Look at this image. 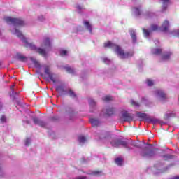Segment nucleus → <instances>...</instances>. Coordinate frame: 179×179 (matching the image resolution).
Segmentation results:
<instances>
[{"mask_svg":"<svg viewBox=\"0 0 179 179\" xmlns=\"http://www.w3.org/2000/svg\"><path fill=\"white\" fill-rule=\"evenodd\" d=\"M110 144L113 148H120V140L113 141L110 142Z\"/></svg>","mask_w":179,"mask_h":179,"instance_id":"aec40b11","label":"nucleus"},{"mask_svg":"<svg viewBox=\"0 0 179 179\" xmlns=\"http://www.w3.org/2000/svg\"><path fill=\"white\" fill-rule=\"evenodd\" d=\"M136 115L140 118H146V115L144 113L138 112Z\"/></svg>","mask_w":179,"mask_h":179,"instance_id":"c756f323","label":"nucleus"},{"mask_svg":"<svg viewBox=\"0 0 179 179\" xmlns=\"http://www.w3.org/2000/svg\"><path fill=\"white\" fill-rule=\"evenodd\" d=\"M152 54L154 55H160L162 54V49L155 48L151 50Z\"/></svg>","mask_w":179,"mask_h":179,"instance_id":"4468645a","label":"nucleus"},{"mask_svg":"<svg viewBox=\"0 0 179 179\" xmlns=\"http://www.w3.org/2000/svg\"><path fill=\"white\" fill-rule=\"evenodd\" d=\"M30 142H31V140H30V138H27L25 141V146H29V145H30Z\"/></svg>","mask_w":179,"mask_h":179,"instance_id":"79ce46f5","label":"nucleus"},{"mask_svg":"<svg viewBox=\"0 0 179 179\" xmlns=\"http://www.w3.org/2000/svg\"><path fill=\"white\" fill-rule=\"evenodd\" d=\"M103 62L104 64H111V60L108 59L106 57L103 58Z\"/></svg>","mask_w":179,"mask_h":179,"instance_id":"a19ab883","label":"nucleus"},{"mask_svg":"<svg viewBox=\"0 0 179 179\" xmlns=\"http://www.w3.org/2000/svg\"><path fill=\"white\" fill-rule=\"evenodd\" d=\"M129 33L133 40V43H136V34L135 33V31H134V29H130Z\"/></svg>","mask_w":179,"mask_h":179,"instance_id":"f8f14e48","label":"nucleus"},{"mask_svg":"<svg viewBox=\"0 0 179 179\" xmlns=\"http://www.w3.org/2000/svg\"><path fill=\"white\" fill-rule=\"evenodd\" d=\"M65 69L69 73H75V70L71 67H65Z\"/></svg>","mask_w":179,"mask_h":179,"instance_id":"c85d7f7f","label":"nucleus"},{"mask_svg":"<svg viewBox=\"0 0 179 179\" xmlns=\"http://www.w3.org/2000/svg\"><path fill=\"white\" fill-rule=\"evenodd\" d=\"M158 29H159V27L156 24L151 25V28L150 29V30L143 29V31L145 37H149V36H150V34L152 33V31H155V30H157Z\"/></svg>","mask_w":179,"mask_h":179,"instance_id":"423d86ee","label":"nucleus"},{"mask_svg":"<svg viewBox=\"0 0 179 179\" xmlns=\"http://www.w3.org/2000/svg\"><path fill=\"white\" fill-rule=\"evenodd\" d=\"M115 162L117 166H122V158H116L115 159Z\"/></svg>","mask_w":179,"mask_h":179,"instance_id":"b1692460","label":"nucleus"},{"mask_svg":"<svg viewBox=\"0 0 179 179\" xmlns=\"http://www.w3.org/2000/svg\"><path fill=\"white\" fill-rule=\"evenodd\" d=\"M90 123L92 124V127H99V125H100V121L94 118L90 119Z\"/></svg>","mask_w":179,"mask_h":179,"instance_id":"9b49d317","label":"nucleus"},{"mask_svg":"<svg viewBox=\"0 0 179 179\" xmlns=\"http://www.w3.org/2000/svg\"><path fill=\"white\" fill-rule=\"evenodd\" d=\"M89 104L92 106V107H94V106H96V101H94V100L93 99H89Z\"/></svg>","mask_w":179,"mask_h":179,"instance_id":"473e14b6","label":"nucleus"},{"mask_svg":"<svg viewBox=\"0 0 179 179\" xmlns=\"http://www.w3.org/2000/svg\"><path fill=\"white\" fill-rule=\"evenodd\" d=\"M155 96L160 100L161 101H164L166 99H167V95L161 90H157L155 91Z\"/></svg>","mask_w":179,"mask_h":179,"instance_id":"20e7f679","label":"nucleus"},{"mask_svg":"<svg viewBox=\"0 0 179 179\" xmlns=\"http://www.w3.org/2000/svg\"><path fill=\"white\" fill-rule=\"evenodd\" d=\"M0 66H1V62H0Z\"/></svg>","mask_w":179,"mask_h":179,"instance_id":"5fc2aeb1","label":"nucleus"},{"mask_svg":"<svg viewBox=\"0 0 179 179\" xmlns=\"http://www.w3.org/2000/svg\"><path fill=\"white\" fill-rule=\"evenodd\" d=\"M76 179H86V177H85V176H80V177L76 178Z\"/></svg>","mask_w":179,"mask_h":179,"instance_id":"de8ad7c7","label":"nucleus"},{"mask_svg":"<svg viewBox=\"0 0 179 179\" xmlns=\"http://www.w3.org/2000/svg\"><path fill=\"white\" fill-rule=\"evenodd\" d=\"M0 120L2 122H6V117H5L4 115L1 116Z\"/></svg>","mask_w":179,"mask_h":179,"instance_id":"37998d69","label":"nucleus"},{"mask_svg":"<svg viewBox=\"0 0 179 179\" xmlns=\"http://www.w3.org/2000/svg\"><path fill=\"white\" fill-rule=\"evenodd\" d=\"M70 97H76V94H75V92H73V91H72L71 90H69V92H68Z\"/></svg>","mask_w":179,"mask_h":179,"instance_id":"72a5a7b5","label":"nucleus"},{"mask_svg":"<svg viewBox=\"0 0 179 179\" xmlns=\"http://www.w3.org/2000/svg\"><path fill=\"white\" fill-rule=\"evenodd\" d=\"M5 20L6 23H8V24H13V26H14V28L11 29L12 34L17 36L18 38L22 40L27 48H31V50H36V45L32 43H29V42H27V39L24 38V36L23 35V34H22L20 30L16 28L17 27V26L24 25V22L23 20L18 18H13L12 17H5Z\"/></svg>","mask_w":179,"mask_h":179,"instance_id":"f257e3e1","label":"nucleus"},{"mask_svg":"<svg viewBox=\"0 0 179 179\" xmlns=\"http://www.w3.org/2000/svg\"><path fill=\"white\" fill-rule=\"evenodd\" d=\"M44 71H45V75L48 76V75H50L51 73H52L50 72V67H49V66H45Z\"/></svg>","mask_w":179,"mask_h":179,"instance_id":"a878e982","label":"nucleus"},{"mask_svg":"<svg viewBox=\"0 0 179 179\" xmlns=\"http://www.w3.org/2000/svg\"><path fill=\"white\" fill-rule=\"evenodd\" d=\"M146 83H147L148 86H153V80H152L150 79H147Z\"/></svg>","mask_w":179,"mask_h":179,"instance_id":"c9c22d12","label":"nucleus"},{"mask_svg":"<svg viewBox=\"0 0 179 179\" xmlns=\"http://www.w3.org/2000/svg\"><path fill=\"white\" fill-rule=\"evenodd\" d=\"M171 117H176V113L174 112H166L165 114V118H171Z\"/></svg>","mask_w":179,"mask_h":179,"instance_id":"a211bd4d","label":"nucleus"},{"mask_svg":"<svg viewBox=\"0 0 179 179\" xmlns=\"http://www.w3.org/2000/svg\"><path fill=\"white\" fill-rule=\"evenodd\" d=\"M60 55H61V57H65V56L68 55V51H66L65 50H60Z\"/></svg>","mask_w":179,"mask_h":179,"instance_id":"2f4dec72","label":"nucleus"},{"mask_svg":"<svg viewBox=\"0 0 179 179\" xmlns=\"http://www.w3.org/2000/svg\"><path fill=\"white\" fill-rule=\"evenodd\" d=\"M149 121L152 124H157V122H159V120H157L156 118H151V119L149 120Z\"/></svg>","mask_w":179,"mask_h":179,"instance_id":"f704fd0d","label":"nucleus"},{"mask_svg":"<svg viewBox=\"0 0 179 179\" xmlns=\"http://www.w3.org/2000/svg\"><path fill=\"white\" fill-rule=\"evenodd\" d=\"M169 21L165 20L161 27V31H167L169 30Z\"/></svg>","mask_w":179,"mask_h":179,"instance_id":"9d476101","label":"nucleus"},{"mask_svg":"<svg viewBox=\"0 0 179 179\" xmlns=\"http://www.w3.org/2000/svg\"><path fill=\"white\" fill-rule=\"evenodd\" d=\"M99 173V171H93L92 174H93V176H97Z\"/></svg>","mask_w":179,"mask_h":179,"instance_id":"49530a36","label":"nucleus"},{"mask_svg":"<svg viewBox=\"0 0 179 179\" xmlns=\"http://www.w3.org/2000/svg\"><path fill=\"white\" fill-rule=\"evenodd\" d=\"M156 43H159V41H156Z\"/></svg>","mask_w":179,"mask_h":179,"instance_id":"864d4df0","label":"nucleus"},{"mask_svg":"<svg viewBox=\"0 0 179 179\" xmlns=\"http://www.w3.org/2000/svg\"><path fill=\"white\" fill-rule=\"evenodd\" d=\"M84 26H85L86 29L89 30L90 33H92V25L89 22L87 21H84Z\"/></svg>","mask_w":179,"mask_h":179,"instance_id":"f3484780","label":"nucleus"},{"mask_svg":"<svg viewBox=\"0 0 179 179\" xmlns=\"http://www.w3.org/2000/svg\"><path fill=\"white\" fill-rule=\"evenodd\" d=\"M152 16H153V13H150L149 14H147L146 19H148V17H152Z\"/></svg>","mask_w":179,"mask_h":179,"instance_id":"c03bdc74","label":"nucleus"},{"mask_svg":"<svg viewBox=\"0 0 179 179\" xmlns=\"http://www.w3.org/2000/svg\"><path fill=\"white\" fill-rule=\"evenodd\" d=\"M120 141V146H123L124 148H126V149H131L129 147H128V142L122 140H119Z\"/></svg>","mask_w":179,"mask_h":179,"instance_id":"2eb2a0df","label":"nucleus"},{"mask_svg":"<svg viewBox=\"0 0 179 179\" xmlns=\"http://www.w3.org/2000/svg\"><path fill=\"white\" fill-rule=\"evenodd\" d=\"M78 141L80 143H85L86 142V137L83 136H80L78 137Z\"/></svg>","mask_w":179,"mask_h":179,"instance_id":"393cba45","label":"nucleus"},{"mask_svg":"<svg viewBox=\"0 0 179 179\" xmlns=\"http://www.w3.org/2000/svg\"><path fill=\"white\" fill-rule=\"evenodd\" d=\"M131 104L132 106H134V107H139V103H138V102L134 101V100H131Z\"/></svg>","mask_w":179,"mask_h":179,"instance_id":"58836bf2","label":"nucleus"},{"mask_svg":"<svg viewBox=\"0 0 179 179\" xmlns=\"http://www.w3.org/2000/svg\"><path fill=\"white\" fill-rule=\"evenodd\" d=\"M31 61H32L34 65H35L36 68H40V63L37 62L34 58L31 57Z\"/></svg>","mask_w":179,"mask_h":179,"instance_id":"5701e85b","label":"nucleus"},{"mask_svg":"<svg viewBox=\"0 0 179 179\" xmlns=\"http://www.w3.org/2000/svg\"><path fill=\"white\" fill-rule=\"evenodd\" d=\"M132 120H134V117H132L130 113H129L127 111H122L121 113V115H120V121H122V122H131V121H132Z\"/></svg>","mask_w":179,"mask_h":179,"instance_id":"7ed1b4c3","label":"nucleus"},{"mask_svg":"<svg viewBox=\"0 0 179 179\" xmlns=\"http://www.w3.org/2000/svg\"><path fill=\"white\" fill-rule=\"evenodd\" d=\"M56 90H57V92H58L59 93H62L63 92H64V86H62V85L57 86V87H56Z\"/></svg>","mask_w":179,"mask_h":179,"instance_id":"cd10ccee","label":"nucleus"},{"mask_svg":"<svg viewBox=\"0 0 179 179\" xmlns=\"http://www.w3.org/2000/svg\"><path fill=\"white\" fill-rule=\"evenodd\" d=\"M113 114H114V108H113L103 109L101 113V115H103V117H108L113 115Z\"/></svg>","mask_w":179,"mask_h":179,"instance_id":"0eeeda50","label":"nucleus"},{"mask_svg":"<svg viewBox=\"0 0 179 179\" xmlns=\"http://www.w3.org/2000/svg\"><path fill=\"white\" fill-rule=\"evenodd\" d=\"M170 55H171V52H166L163 57H162V59L164 61H167V59H170Z\"/></svg>","mask_w":179,"mask_h":179,"instance_id":"4be33fe9","label":"nucleus"},{"mask_svg":"<svg viewBox=\"0 0 179 179\" xmlns=\"http://www.w3.org/2000/svg\"><path fill=\"white\" fill-rule=\"evenodd\" d=\"M173 36H176V37H179V30H174L172 32Z\"/></svg>","mask_w":179,"mask_h":179,"instance_id":"4c0bfd02","label":"nucleus"},{"mask_svg":"<svg viewBox=\"0 0 179 179\" xmlns=\"http://www.w3.org/2000/svg\"><path fill=\"white\" fill-rule=\"evenodd\" d=\"M37 52L41 54V55H43V57H45L47 55V52H45V49L43 48H38Z\"/></svg>","mask_w":179,"mask_h":179,"instance_id":"412c9836","label":"nucleus"},{"mask_svg":"<svg viewBox=\"0 0 179 179\" xmlns=\"http://www.w3.org/2000/svg\"><path fill=\"white\" fill-rule=\"evenodd\" d=\"M27 124H29V122H27Z\"/></svg>","mask_w":179,"mask_h":179,"instance_id":"603ef678","label":"nucleus"},{"mask_svg":"<svg viewBox=\"0 0 179 179\" xmlns=\"http://www.w3.org/2000/svg\"><path fill=\"white\" fill-rule=\"evenodd\" d=\"M0 173H1V169H0Z\"/></svg>","mask_w":179,"mask_h":179,"instance_id":"6e6d98bb","label":"nucleus"},{"mask_svg":"<svg viewBox=\"0 0 179 179\" xmlns=\"http://www.w3.org/2000/svg\"><path fill=\"white\" fill-rule=\"evenodd\" d=\"M103 101H110V100H113V96H106L103 98Z\"/></svg>","mask_w":179,"mask_h":179,"instance_id":"7c9ffc66","label":"nucleus"},{"mask_svg":"<svg viewBox=\"0 0 179 179\" xmlns=\"http://www.w3.org/2000/svg\"><path fill=\"white\" fill-rule=\"evenodd\" d=\"M42 47L45 48V50H50L51 48V41H50V38H45L43 40Z\"/></svg>","mask_w":179,"mask_h":179,"instance_id":"6e6552de","label":"nucleus"},{"mask_svg":"<svg viewBox=\"0 0 179 179\" xmlns=\"http://www.w3.org/2000/svg\"><path fill=\"white\" fill-rule=\"evenodd\" d=\"M133 12L136 16H139V15H141V10L138 8H134L133 9Z\"/></svg>","mask_w":179,"mask_h":179,"instance_id":"bb28decb","label":"nucleus"},{"mask_svg":"<svg viewBox=\"0 0 179 179\" xmlns=\"http://www.w3.org/2000/svg\"><path fill=\"white\" fill-rule=\"evenodd\" d=\"M145 98H143V101H145Z\"/></svg>","mask_w":179,"mask_h":179,"instance_id":"3c124183","label":"nucleus"},{"mask_svg":"<svg viewBox=\"0 0 179 179\" xmlns=\"http://www.w3.org/2000/svg\"><path fill=\"white\" fill-rule=\"evenodd\" d=\"M104 47H108V48L114 50L116 54H117V55H119V57L122 59L129 58V57H132L134 55V52H124L121 47L118 46V45H115V43H111V41L105 43Z\"/></svg>","mask_w":179,"mask_h":179,"instance_id":"f03ea898","label":"nucleus"},{"mask_svg":"<svg viewBox=\"0 0 179 179\" xmlns=\"http://www.w3.org/2000/svg\"><path fill=\"white\" fill-rule=\"evenodd\" d=\"M163 5H162V10L167 9V6L170 3V0H161Z\"/></svg>","mask_w":179,"mask_h":179,"instance_id":"ddd939ff","label":"nucleus"},{"mask_svg":"<svg viewBox=\"0 0 179 179\" xmlns=\"http://www.w3.org/2000/svg\"><path fill=\"white\" fill-rule=\"evenodd\" d=\"M39 20H41V21L44 20V17L43 16L39 17Z\"/></svg>","mask_w":179,"mask_h":179,"instance_id":"09e8293b","label":"nucleus"},{"mask_svg":"<svg viewBox=\"0 0 179 179\" xmlns=\"http://www.w3.org/2000/svg\"><path fill=\"white\" fill-rule=\"evenodd\" d=\"M13 87H15V84H13V85L10 87L11 91H12L11 96H15V94H17V92H15V90H13Z\"/></svg>","mask_w":179,"mask_h":179,"instance_id":"e433bc0d","label":"nucleus"},{"mask_svg":"<svg viewBox=\"0 0 179 179\" xmlns=\"http://www.w3.org/2000/svg\"><path fill=\"white\" fill-rule=\"evenodd\" d=\"M164 160H169V159H173V156L170 155H166L163 156Z\"/></svg>","mask_w":179,"mask_h":179,"instance_id":"ea45409f","label":"nucleus"},{"mask_svg":"<svg viewBox=\"0 0 179 179\" xmlns=\"http://www.w3.org/2000/svg\"><path fill=\"white\" fill-rule=\"evenodd\" d=\"M16 58L17 59H19V61H26V57L20 53L16 55Z\"/></svg>","mask_w":179,"mask_h":179,"instance_id":"6ab92c4d","label":"nucleus"},{"mask_svg":"<svg viewBox=\"0 0 179 179\" xmlns=\"http://www.w3.org/2000/svg\"><path fill=\"white\" fill-rule=\"evenodd\" d=\"M140 155L142 157H144V159H150V157L155 156V152L152 150L148 151V150L145 149L141 152Z\"/></svg>","mask_w":179,"mask_h":179,"instance_id":"39448f33","label":"nucleus"},{"mask_svg":"<svg viewBox=\"0 0 179 179\" xmlns=\"http://www.w3.org/2000/svg\"><path fill=\"white\" fill-rule=\"evenodd\" d=\"M48 77H45L46 80H51L52 82H53V83H55V82H57V80H55V78H54V75L52 73L49 74L48 76Z\"/></svg>","mask_w":179,"mask_h":179,"instance_id":"dca6fc26","label":"nucleus"},{"mask_svg":"<svg viewBox=\"0 0 179 179\" xmlns=\"http://www.w3.org/2000/svg\"><path fill=\"white\" fill-rule=\"evenodd\" d=\"M76 9H78V10H82V9H83V7L80 6H77Z\"/></svg>","mask_w":179,"mask_h":179,"instance_id":"a18cd8bd","label":"nucleus"},{"mask_svg":"<svg viewBox=\"0 0 179 179\" xmlns=\"http://www.w3.org/2000/svg\"><path fill=\"white\" fill-rule=\"evenodd\" d=\"M171 179H179V176H175V177L172 178Z\"/></svg>","mask_w":179,"mask_h":179,"instance_id":"8fccbe9b","label":"nucleus"},{"mask_svg":"<svg viewBox=\"0 0 179 179\" xmlns=\"http://www.w3.org/2000/svg\"><path fill=\"white\" fill-rule=\"evenodd\" d=\"M33 121L36 125H39V127H45V122L37 117H34Z\"/></svg>","mask_w":179,"mask_h":179,"instance_id":"1a4fd4ad","label":"nucleus"}]
</instances>
